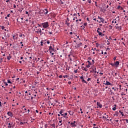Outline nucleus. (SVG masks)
<instances>
[{
    "label": "nucleus",
    "instance_id": "f257e3e1",
    "mask_svg": "<svg viewBox=\"0 0 128 128\" xmlns=\"http://www.w3.org/2000/svg\"><path fill=\"white\" fill-rule=\"evenodd\" d=\"M59 114L63 116V118H68V117L67 116L68 114L66 112L64 114V110H61L59 112Z\"/></svg>",
    "mask_w": 128,
    "mask_h": 128
},
{
    "label": "nucleus",
    "instance_id": "f03ea898",
    "mask_svg": "<svg viewBox=\"0 0 128 128\" xmlns=\"http://www.w3.org/2000/svg\"><path fill=\"white\" fill-rule=\"evenodd\" d=\"M41 26H42L44 28H48V26H50V24H48V22H46L42 23Z\"/></svg>",
    "mask_w": 128,
    "mask_h": 128
},
{
    "label": "nucleus",
    "instance_id": "7ed1b4c3",
    "mask_svg": "<svg viewBox=\"0 0 128 128\" xmlns=\"http://www.w3.org/2000/svg\"><path fill=\"white\" fill-rule=\"evenodd\" d=\"M17 22L19 24H24V18L19 16L16 19Z\"/></svg>",
    "mask_w": 128,
    "mask_h": 128
},
{
    "label": "nucleus",
    "instance_id": "20e7f679",
    "mask_svg": "<svg viewBox=\"0 0 128 128\" xmlns=\"http://www.w3.org/2000/svg\"><path fill=\"white\" fill-rule=\"evenodd\" d=\"M118 26V24H116V26H115V28H116L118 30H122V26Z\"/></svg>",
    "mask_w": 128,
    "mask_h": 128
},
{
    "label": "nucleus",
    "instance_id": "39448f33",
    "mask_svg": "<svg viewBox=\"0 0 128 128\" xmlns=\"http://www.w3.org/2000/svg\"><path fill=\"white\" fill-rule=\"evenodd\" d=\"M96 104L98 106V108H102V105L100 102H97Z\"/></svg>",
    "mask_w": 128,
    "mask_h": 128
},
{
    "label": "nucleus",
    "instance_id": "423d86ee",
    "mask_svg": "<svg viewBox=\"0 0 128 128\" xmlns=\"http://www.w3.org/2000/svg\"><path fill=\"white\" fill-rule=\"evenodd\" d=\"M98 34V36H104V34H102V32H100V30H96Z\"/></svg>",
    "mask_w": 128,
    "mask_h": 128
},
{
    "label": "nucleus",
    "instance_id": "0eeeda50",
    "mask_svg": "<svg viewBox=\"0 0 128 128\" xmlns=\"http://www.w3.org/2000/svg\"><path fill=\"white\" fill-rule=\"evenodd\" d=\"M43 12H44V14L46 15L48 14V8H44L43 10Z\"/></svg>",
    "mask_w": 128,
    "mask_h": 128
},
{
    "label": "nucleus",
    "instance_id": "6e6552de",
    "mask_svg": "<svg viewBox=\"0 0 128 128\" xmlns=\"http://www.w3.org/2000/svg\"><path fill=\"white\" fill-rule=\"evenodd\" d=\"M76 121H74V122L70 123V125L72 126V128H76Z\"/></svg>",
    "mask_w": 128,
    "mask_h": 128
},
{
    "label": "nucleus",
    "instance_id": "1a4fd4ad",
    "mask_svg": "<svg viewBox=\"0 0 128 128\" xmlns=\"http://www.w3.org/2000/svg\"><path fill=\"white\" fill-rule=\"evenodd\" d=\"M7 114L8 116H10V118H12V116H14V114L11 112H8Z\"/></svg>",
    "mask_w": 128,
    "mask_h": 128
},
{
    "label": "nucleus",
    "instance_id": "9d476101",
    "mask_svg": "<svg viewBox=\"0 0 128 128\" xmlns=\"http://www.w3.org/2000/svg\"><path fill=\"white\" fill-rule=\"evenodd\" d=\"M80 80H82V82H84V84H88V82H86V81L84 79V76H80Z\"/></svg>",
    "mask_w": 128,
    "mask_h": 128
},
{
    "label": "nucleus",
    "instance_id": "9b49d317",
    "mask_svg": "<svg viewBox=\"0 0 128 128\" xmlns=\"http://www.w3.org/2000/svg\"><path fill=\"white\" fill-rule=\"evenodd\" d=\"M116 20H120V17L118 16L117 18H116L115 20H114L113 21H112V25L113 24L114 22V24H116Z\"/></svg>",
    "mask_w": 128,
    "mask_h": 128
},
{
    "label": "nucleus",
    "instance_id": "f8f14e48",
    "mask_svg": "<svg viewBox=\"0 0 128 128\" xmlns=\"http://www.w3.org/2000/svg\"><path fill=\"white\" fill-rule=\"evenodd\" d=\"M114 65L116 68H118V66H120V62L118 61H116L114 62Z\"/></svg>",
    "mask_w": 128,
    "mask_h": 128
},
{
    "label": "nucleus",
    "instance_id": "ddd939ff",
    "mask_svg": "<svg viewBox=\"0 0 128 128\" xmlns=\"http://www.w3.org/2000/svg\"><path fill=\"white\" fill-rule=\"evenodd\" d=\"M98 18L100 20V22H102V24L104 23V20L103 18H102L100 17V16H98Z\"/></svg>",
    "mask_w": 128,
    "mask_h": 128
},
{
    "label": "nucleus",
    "instance_id": "4468645a",
    "mask_svg": "<svg viewBox=\"0 0 128 128\" xmlns=\"http://www.w3.org/2000/svg\"><path fill=\"white\" fill-rule=\"evenodd\" d=\"M104 84L105 86H112V84L108 81H106V82L105 84L104 83Z\"/></svg>",
    "mask_w": 128,
    "mask_h": 128
},
{
    "label": "nucleus",
    "instance_id": "2eb2a0df",
    "mask_svg": "<svg viewBox=\"0 0 128 128\" xmlns=\"http://www.w3.org/2000/svg\"><path fill=\"white\" fill-rule=\"evenodd\" d=\"M70 116H74V111L70 110L68 112Z\"/></svg>",
    "mask_w": 128,
    "mask_h": 128
},
{
    "label": "nucleus",
    "instance_id": "dca6fc26",
    "mask_svg": "<svg viewBox=\"0 0 128 128\" xmlns=\"http://www.w3.org/2000/svg\"><path fill=\"white\" fill-rule=\"evenodd\" d=\"M44 124V127L43 126H40V128H48V124Z\"/></svg>",
    "mask_w": 128,
    "mask_h": 128
},
{
    "label": "nucleus",
    "instance_id": "f3484780",
    "mask_svg": "<svg viewBox=\"0 0 128 128\" xmlns=\"http://www.w3.org/2000/svg\"><path fill=\"white\" fill-rule=\"evenodd\" d=\"M118 116V112L116 111V112H115V114H114V116Z\"/></svg>",
    "mask_w": 128,
    "mask_h": 128
},
{
    "label": "nucleus",
    "instance_id": "a211bd4d",
    "mask_svg": "<svg viewBox=\"0 0 128 128\" xmlns=\"http://www.w3.org/2000/svg\"><path fill=\"white\" fill-rule=\"evenodd\" d=\"M49 50L50 52H52V51L54 52V48H52V46H50L49 47Z\"/></svg>",
    "mask_w": 128,
    "mask_h": 128
},
{
    "label": "nucleus",
    "instance_id": "6ab92c4d",
    "mask_svg": "<svg viewBox=\"0 0 128 128\" xmlns=\"http://www.w3.org/2000/svg\"><path fill=\"white\" fill-rule=\"evenodd\" d=\"M10 58H12V56H11L10 54H9V56H7V60H10Z\"/></svg>",
    "mask_w": 128,
    "mask_h": 128
},
{
    "label": "nucleus",
    "instance_id": "aec40b11",
    "mask_svg": "<svg viewBox=\"0 0 128 128\" xmlns=\"http://www.w3.org/2000/svg\"><path fill=\"white\" fill-rule=\"evenodd\" d=\"M36 32L38 34H40V32H42V29H40V28L38 29V31H36Z\"/></svg>",
    "mask_w": 128,
    "mask_h": 128
},
{
    "label": "nucleus",
    "instance_id": "412c9836",
    "mask_svg": "<svg viewBox=\"0 0 128 128\" xmlns=\"http://www.w3.org/2000/svg\"><path fill=\"white\" fill-rule=\"evenodd\" d=\"M82 70H85V72H88V68H86L84 67H82Z\"/></svg>",
    "mask_w": 128,
    "mask_h": 128
},
{
    "label": "nucleus",
    "instance_id": "4be33fe9",
    "mask_svg": "<svg viewBox=\"0 0 128 128\" xmlns=\"http://www.w3.org/2000/svg\"><path fill=\"white\" fill-rule=\"evenodd\" d=\"M8 124V128H12V124L9 123Z\"/></svg>",
    "mask_w": 128,
    "mask_h": 128
},
{
    "label": "nucleus",
    "instance_id": "5701e85b",
    "mask_svg": "<svg viewBox=\"0 0 128 128\" xmlns=\"http://www.w3.org/2000/svg\"><path fill=\"white\" fill-rule=\"evenodd\" d=\"M119 112L120 114H122V116H124V112H122V110H119Z\"/></svg>",
    "mask_w": 128,
    "mask_h": 128
},
{
    "label": "nucleus",
    "instance_id": "b1692460",
    "mask_svg": "<svg viewBox=\"0 0 128 128\" xmlns=\"http://www.w3.org/2000/svg\"><path fill=\"white\" fill-rule=\"evenodd\" d=\"M92 72H95V73L96 72V68H93Z\"/></svg>",
    "mask_w": 128,
    "mask_h": 128
},
{
    "label": "nucleus",
    "instance_id": "393cba45",
    "mask_svg": "<svg viewBox=\"0 0 128 128\" xmlns=\"http://www.w3.org/2000/svg\"><path fill=\"white\" fill-rule=\"evenodd\" d=\"M50 126H52V128H56V124H50Z\"/></svg>",
    "mask_w": 128,
    "mask_h": 128
},
{
    "label": "nucleus",
    "instance_id": "a878e982",
    "mask_svg": "<svg viewBox=\"0 0 128 128\" xmlns=\"http://www.w3.org/2000/svg\"><path fill=\"white\" fill-rule=\"evenodd\" d=\"M118 9L121 8V10H124V8H122V7L120 6H118Z\"/></svg>",
    "mask_w": 128,
    "mask_h": 128
},
{
    "label": "nucleus",
    "instance_id": "bb28decb",
    "mask_svg": "<svg viewBox=\"0 0 128 128\" xmlns=\"http://www.w3.org/2000/svg\"><path fill=\"white\" fill-rule=\"evenodd\" d=\"M26 124V122H20V124L22 126V124Z\"/></svg>",
    "mask_w": 128,
    "mask_h": 128
},
{
    "label": "nucleus",
    "instance_id": "cd10ccee",
    "mask_svg": "<svg viewBox=\"0 0 128 128\" xmlns=\"http://www.w3.org/2000/svg\"><path fill=\"white\" fill-rule=\"evenodd\" d=\"M73 16H74V18H78V17H76V14H73Z\"/></svg>",
    "mask_w": 128,
    "mask_h": 128
},
{
    "label": "nucleus",
    "instance_id": "c85d7f7f",
    "mask_svg": "<svg viewBox=\"0 0 128 128\" xmlns=\"http://www.w3.org/2000/svg\"><path fill=\"white\" fill-rule=\"evenodd\" d=\"M110 64V66H116V65H114V64L111 63Z\"/></svg>",
    "mask_w": 128,
    "mask_h": 128
},
{
    "label": "nucleus",
    "instance_id": "c756f323",
    "mask_svg": "<svg viewBox=\"0 0 128 128\" xmlns=\"http://www.w3.org/2000/svg\"><path fill=\"white\" fill-rule=\"evenodd\" d=\"M63 78H68V75H64V76H63Z\"/></svg>",
    "mask_w": 128,
    "mask_h": 128
},
{
    "label": "nucleus",
    "instance_id": "7c9ffc66",
    "mask_svg": "<svg viewBox=\"0 0 128 128\" xmlns=\"http://www.w3.org/2000/svg\"><path fill=\"white\" fill-rule=\"evenodd\" d=\"M87 62L88 63L89 66H91L92 65V63L90 62V60H88Z\"/></svg>",
    "mask_w": 128,
    "mask_h": 128
},
{
    "label": "nucleus",
    "instance_id": "2f4dec72",
    "mask_svg": "<svg viewBox=\"0 0 128 128\" xmlns=\"http://www.w3.org/2000/svg\"><path fill=\"white\" fill-rule=\"evenodd\" d=\"M8 84H12V82H10V80H8Z\"/></svg>",
    "mask_w": 128,
    "mask_h": 128
},
{
    "label": "nucleus",
    "instance_id": "473e14b6",
    "mask_svg": "<svg viewBox=\"0 0 128 128\" xmlns=\"http://www.w3.org/2000/svg\"><path fill=\"white\" fill-rule=\"evenodd\" d=\"M60 4H64V2H62V0H60Z\"/></svg>",
    "mask_w": 128,
    "mask_h": 128
},
{
    "label": "nucleus",
    "instance_id": "72a5a7b5",
    "mask_svg": "<svg viewBox=\"0 0 128 128\" xmlns=\"http://www.w3.org/2000/svg\"><path fill=\"white\" fill-rule=\"evenodd\" d=\"M66 24L67 26H70V23H68V22L66 21V23H65Z\"/></svg>",
    "mask_w": 128,
    "mask_h": 128
},
{
    "label": "nucleus",
    "instance_id": "f704fd0d",
    "mask_svg": "<svg viewBox=\"0 0 128 128\" xmlns=\"http://www.w3.org/2000/svg\"><path fill=\"white\" fill-rule=\"evenodd\" d=\"M44 44V42L42 41H41L40 46H44V44Z\"/></svg>",
    "mask_w": 128,
    "mask_h": 128
},
{
    "label": "nucleus",
    "instance_id": "c9c22d12",
    "mask_svg": "<svg viewBox=\"0 0 128 128\" xmlns=\"http://www.w3.org/2000/svg\"><path fill=\"white\" fill-rule=\"evenodd\" d=\"M58 78H62V75H60Z\"/></svg>",
    "mask_w": 128,
    "mask_h": 128
},
{
    "label": "nucleus",
    "instance_id": "e433bc0d",
    "mask_svg": "<svg viewBox=\"0 0 128 128\" xmlns=\"http://www.w3.org/2000/svg\"><path fill=\"white\" fill-rule=\"evenodd\" d=\"M50 53H51V54H52V56H54V53L52 52V51H50Z\"/></svg>",
    "mask_w": 128,
    "mask_h": 128
},
{
    "label": "nucleus",
    "instance_id": "4c0bfd02",
    "mask_svg": "<svg viewBox=\"0 0 128 128\" xmlns=\"http://www.w3.org/2000/svg\"><path fill=\"white\" fill-rule=\"evenodd\" d=\"M86 68H90V65L88 64V66H86Z\"/></svg>",
    "mask_w": 128,
    "mask_h": 128
},
{
    "label": "nucleus",
    "instance_id": "58836bf2",
    "mask_svg": "<svg viewBox=\"0 0 128 128\" xmlns=\"http://www.w3.org/2000/svg\"><path fill=\"white\" fill-rule=\"evenodd\" d=\"M20 38H22V34H20L19 35Z\"/></svg>",
    "mask_w": 128,
    "mask_h": 128
},
{
    "label": "nucleus",
    "instance_id": "ea45409f",
    "mask_svg": "<svg viewBox=\"0 0 128 128\" xmlns=\"http://www.w3.org/2000/svg\"><path fill=\"white\" fill-rule=\"evenodd\" d=\"M4 84H5V86H8L6 82H4Z\"/></svg>",
    "mask_w": 128,
    "mask_h": 128
},
{
    "label": "nucleus",
    "instance_id": "a19ab883",
    "mask_svg": "<svg viewBox=\"0 0 128 128\" xmlns=\"http://www.w3.org/2000/svg\"><path fill=\"white\" fill-rule=\"evenodd\" d=\"M116 110V107H114L112 108V110Z\"/></svg>",
    "mask_w": 128,
    "mask_h": 128
},
{
    "label": "nucleus",
    "instance_id": "79ce46f5",
    "mask_svg": "<svg viewBox=\"0 0 128 128\" xmlns=\"http://www.w3.org/2000/svg\"><path fill=\"white\" fill-rule=\"evenodd\" d=\"M38 26H40V28H42V24H38Z\"/></svg>",
    "mask_w": 128,
    "mask_h": 128
},
{
    "label": "nucleus",
    "instance_id": "37998d69",
    "mask_svg": "<svg viewBox=\"0 0 128 128\" xmlns=\"http://www.w3.org/2000/svg\"><path fill=\"white\" fill-rule=\"evenodd\" d=\"M87 24H88L86 22L84 24V26H86Z\"/></svg>",
    "mask_w": 128,
    "mask_h": 128
},
{
    "label": "nucleus",
    "instance_id": "c03bdc74",
    "mask_svg": "<svg viewBox=\"0 0 128 128\" xmlns=\"http://www.w3.org/2000/svg\"><path fill=\"white\" fill-rule=\"evenodd\" d=\"M121 96H126V94H124V92L121 93Z\"/></svg>",
    "mask_w": 128,
    "mask_h": 128
},
{
    "label": "nucleus",
    "instance_id": "a18cd8bd",
    "mask_svg": "<svg viewBox=\"0 0 128 128\" xmlns=\"http://www.w3.org/2000/svg\"><path fill=\"white\" fill-rule=\"evenodd\" d=\"M90 80H91V78H88L87 80V82H90Z\"/></svg>",
    "mask_w": 128,
    "mask_h": 128
},
{
    "label": "nucleus",
    "instance_id": "49530a36",
    "mask_svg": "<svg viewBox=\"0 0 128 128\" xmlns=\"http://www.w3.org/2000/svg\"><path fill=\"white\" fill-rule=\"evenodd\" d=\"M2 102H0V108H2Z\"/></svg>",
    "mask_w": 128,
    "mask_h": 128
},
{
    "label": "nucleus",
    "instance_id": "de8ad7c7",
    "mask_svg": "<svg viewBox=\"0 0 128 128\" xmlns=\"http://www.w3.org/2000/svg\"><path fill=\"white\" fill-rule=\"evenodd\" d=\"M69 58L70 62L72 61V57H70Z\"/></svg>",
    "mask_w": 128,
    "mask_h": 128
},
{
    "label": "nucleus",
    "instance_id": "09e8293b",
    "mask_svg": "<svg viewBox=\"0 0 128 128\" xmlns=\"http://www.w3.org/2000/svg\"><path fill=\"white\" fill-rule=\"evenodd\" d=\"M48 32H49V34H52V32L49 31Z\"/></svg>",
    "mask_w": 128,
    "mask_h": 128
},
{
    "label": "nucleus",
    "instance_id": "8fccbe9b",
    "mask_svg": "<svg viewBox=\"0 0 128 128\" xmlns=\"http://www.w3.org/2000/svg\"><path fill=\"white\" fill-rule=\"evenodd\" d=\"M114 60H116V56H115L113 58Z\"/></svg>",
    "mask_w": 128,
    "mask_h": 128
},
{
    "label": "nucleus",
    "instance_id": "3c124183",
    "mask_svg": "<svg viewBox=\"0 0 128 128\" xmlns=\"http://www.w3.org/2000/svg\"><path fill=\"white\" fill-rule=\"evenodd\" d=\"M2 62V58H0V62Z\"/></svg>",
    "mask_w": 128,
    "mask_h": 128
},
{
    "label": "nucleus",
    "instance_id": "603ef678",
    "mask_svg": "<svg viewBox=\"0 0 128 128\" xmlns=\"http://www.w3.org/2000/svg\"><path fill=\"white\" fill-rule=\"evenodd\" d=\"M13 38L14 40H16V36H13Z\"/></svg>",
    "mask_w": 128,
    "mask_h": 128
},
{
    "label": "nucleus",
    "instance_id": "864d4df0",
    "mask_svg": "<svg viewBox=\"0 0 128 128\" xmlns=\"http://www.w3.org/2000/svg\"><path fill=\"white\" fill-rule=\"evenodd\" d=\"M74 72H75V74H77V72H78V70H75L74 71Z\"/></svg>",
    "mask_w": 128,
    "mask_h": 128
},
{
    "label": "nucleus",
    "instance_id": "5fc2aeb1",
    "mask_svg": "<svg viewBox=\"0 0 128 128\" xmlns=\"http://www.w3.org/2000/svg\"><path fill=\"white\" fill-rule=\"evenodd\" d=\"M50 40H48L47 41V44H50Z\"/></svg>",
    "mask_w": 128,
    "mask_h": 128
},
{
    "label": "nucleus",
    "instance_id": "6e6d98bb",
    "mask_svg": "<svg viewBox=\"0 0 128 128\" xmlns=\"http://www.w3.org/2000/svg\"><path fill=\"white\" fill-rule=\"evenodd\" d=\"M89 4H90L92 2V0H88Z\"/></svg>",
    "mask_w": 128,
    "mask_h": 128
},
{
    "label": "nucleus",
    "instance_id": "4d7b16f0",
    "mask_svg": "<svg viewBox=\"0 0 128 128\" xmlns=\"http://www.w3.org/2000/svg\"><path fill=\"white\" fill-rule=\"evenodd\" d=\"M26 14H28V16H30V14H28V12L26 11Z\"/></svg>",
    "mask_w": 128,
    "mask_h": 128
},
{
    "label": "nucleus",
    "instance_id": "13d9d810",
    "mask_svg": "<svg viewBox=\"0 0 128 128\" xmlns=\"http://www.w3.org/2000/svg\"><path fill=\"white\" fill-rule=\"evenodd\" d=\"M97 84H100V82H98L100 80H99V79L98 78V79H97Z\"/></svg>",
    "mask_w": 128,
    "mask_h": 128
},
{
    "label": "nucleus",
    "instance_id": "bf43d9fd",
    "mask_svg": "<svg viewBox=\"0 0 128 128\" xmlns=\"http://www.w3.org/2000/svg\"><path fill=\"white\" fill-rule=\"evenodd\" d=\"M59 122H60V124H62V120H60Z\"/></svg>",
    "mask_w": 128,
    "mask_h": 128
},
{
    "label": "nucleus",
    "instance_id": "052dcab7",
    "mask_svg": "<svg viewBox=\"0 0 128 128\" xmlns=\"http://www.w3.org/2000/svg\"><path fill=\"white\" fill-rule=\"evenodd\" d=\"M2 30H4V26H2Z\"/></svg>",
    "mask_w": 128,
    "mask_h": 128
},
{
    "label": "nucleus",
    "instance_id": "680f3d73",
    "mask_svg": "<svg viewBox=\"0 0 128 128\" xmlns=\"http://www.w3.org/2000/svg\"><path fill=\"white\" fill-rule=\"evenodd\" d=\"M125 120L126 121V122L127 124H128V119H126Z\"/></svg>",
    "mask_w": 128,
    "mask_h": 128
},
{
    "label": "nucleus",
    "instance_id": "e2e57ef3",
    "mask_svg": "<svg viewBox=\"0 0 128 128\" xmlns=\"http://www.w3.org/2000/svg\"><path fill=\"white\" fill-rule=\"evenodd\" d=\"M68 84H72V82H68Z\"/></svg>",
    "mask_w": 128,
    "mask_h": 128
},
{
    "label": "nucleus",
    "instance_id": "0e129e2a",
    "mask_svg": "<svg viewBox=\"0 0 128 128\" xmlns=\"http://www.w3.org/2000/svg\"><path fill=\"white\" fill-rule=\"evenodd\" d=\"M10 14H8L7 15V18H10Z\"/></svg>",
    "mask_w": 128,
    "mask_h": 128
},
{
    "label": "nucleus",
    "instance_id": "69168bd1",
    "mask_svg": "<svg viewBox=\"0 0 128 128\" xmlns=\"http://www.w3.org/2000/svg\"><path fill=\"white\" fill-rule=\"evenodd\" d=\"M27 112H28V114H30V110L28 109V110H27Z\"/></svg>",
    "mask_w": 128,
    "mask_h": 128
},
{
    "label": "nucleus",
    "instance_id": "338daca9",
    "mask_svg": "<svg viewBox=\"0 0 128 128\" xmlns=\"http://www.w3.org/2000/svg\"><path fill=\"white\" fill-rule=\"evenodd\" d=\"M96 46L98 48V43L96 44Z\"/></svg>",
    "mask_w": 128,
    "mask_h": 128
},
{
    "label": "nucleus",
    "instance_id": "774afa93",
    "mask_svg": "<svg viewBox=\"0 0 128 128\" xmlns=\"http://www.w3.org/2000/svg\"><path fill=\"white\" fill-rule=\"evenodd\" d=\"M76 24H78V20H76Z\"/></svg>",
    "mask_w": 128,
    "mask_h": 128
}]
</instances>
